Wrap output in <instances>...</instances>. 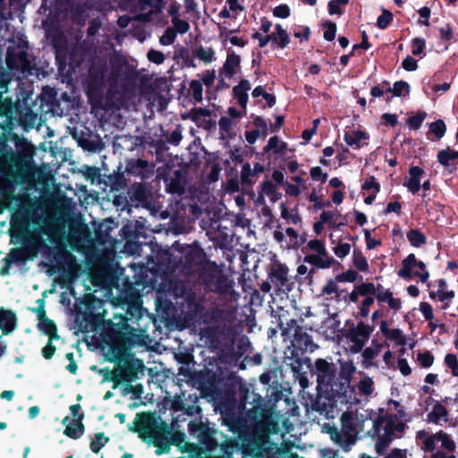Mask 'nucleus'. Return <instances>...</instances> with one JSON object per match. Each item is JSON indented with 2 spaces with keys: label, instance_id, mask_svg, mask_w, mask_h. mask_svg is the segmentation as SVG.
<instances>
[{
  "label": "nucleus",
  "instance_id": "obj_26",
  "mask_svg": "<svg viewBox=\"0 0 458 458\" xmlns=\"http://www.w3.org/2000/svg\"><path fill=\"white\" fill-rule=\"evenodd\" d=\"M281 217L286 220L287 223L293 225H299L301 222V217L296 209L289 210L286 204L282 202L280 204Z\"/></svg>",
  "mask_w": 458,
  "mask_h": 458
},
{
  "label": "nucleus",
  "instance_id": "obj_28",
  "mask_svg": "<svg viewBox=\"0 0 458 458\" xmlns=\"http://www.w3.org/2000/svg\"><path fill=\"white\" fill-rule=\"evenodd\" d=\"M261 192L262 195L267 196L273 203L278 201L282 197V194L278 191L277 188L270 181L263 182L261 186Z\"/></svg>",
  "mask_w": 458,
  "mask_h": 458
},
{
  "label": "nucleus",
  "instance_id": "obj_24",
  "mask_svg": "<svg viewBox=\"0 0 458 458\" xmlns=\"http://www.w3.org/2000/svg\"><path fill=\"white\" fill-rule=\"evenodd\" d=\"M428 420L435 424L446 422L448 420L447 409L444 405L437 403L433 407L432 411L428 414Z\"/></svg>",
  "mask_w": 458,
  "mask_h": 458
},
{
  "label": "nucleus",
  "instance_id": "obj_64",
  "mask_svg": "<svg viewBox=\"0 0 458 458\" xmlns=\"http://www.w3.org/2000/svg\"><path fill=\"white\" fill-rule=\"evenodd\" d=\"M397 369L403 376H409L411 373V369L405 359H399L397 361Z\"/></svg>",
  "mask_w": 458,
  "mask_h": 458
},
{
  "label": "nucleus",
  "instance_id": "obj_39",
  "mask_svg": "<svg viewBox=\"0 0 458 458\" xmlns=\"http://www.w3.org/2000/svg\"><path fill=\"white\" fill-rule=\"evenodd\" d=\"M175 33L185 34L190 30V24L187 21L180 19L178 16H174L171 20Z\"/></svg>",
  "mask_w": 458,
  "mask_h": 458
},
{
  "label": "nucleus",
  "instance_id": "obj_7",
  "mask_svg": "<svg viewBox=\"0 0 458 458\" xmlns=\"http://www.w3.org/2000/svg\"><path fill=\"white\" fill-rule=\"evenodd\" d=\"M26 48L25 42L20 43L17 48L8 47L6 64L11 70H17L22 72L29 70L30 62L29 61Z\"/></svg>",
  "mask_w": 458,
  "mask_h": 458
},
{
  "label": "nucleus",
  "instance_id": "obj_46",
  "mask_svg": "<svg viewBox=\"0 0 458 458\" xmlns=\"http://www.w3.org/2000/svg\"><path fill=\"white\" fill-rule=\"evenodd\" d=\"M445 363L446 366L451 369L452 375L454 377H458V360L457 357L453 353H448L445 357Z\"/></svg>",
  "mask_w": 458,
  "mask_h": 458
},
{
  "label": "nucleus",
  "instance_id": "obj_37",
  "mask_svg": "<svg viewBox=\"0 0 458 458\" xmlns=\"http://www.w3.org/2000/svg\"><path fill=\"white\" fill-rule=\"evenodd\" d=\"M211 116V111L206 107H195L191 110L188 117L196 123L201 122L202 118Z\"/></svg>",
  "mask_w": 458,
  "mask_h": 458
},
{
  "label": "nucleus",
  "instance_id": "obj_36",
  "mask_svg": "<svg viewBox=\"0 0 458 458\" xmlns=\"http://www.w3.org/2000/svg\"><path fill=\"white\" fill-rule=\"evenodd\" d=\"M380 352V345H377L375 347H368L362 352V357L364 359L363 364L366 368H369L373 366V359L376 358Z\"/></svg>",
  "mask_w": 458,
  "mask_h": 458
},
{
  "label": "nucleus",
  "instance_id": "obj_16",
  "mask_svg": "<svg viewBox=\"0 0 458 458\" xmlns=\"http://www.w3.org/2000/svg\"><path fill=\"white\" fill-rule=\"evenodd\" d=\"M369 139L367 132L360 130H349L344 132V140L348 146L360 148L366 144Z\"/></svg>",
  "mask_w": 458,
  "mask_h": 458
},
{
  "label": "nucleus",
  "instance_id": "obj_50",
  "mask_svg": "<svg viewBox=\"0 0 458 458\" xmlns=\"http://www.w3.org/2000/svg\"><path fill=\"white\" fill-rule=\"evenodd\" d=\"M338 281L329 280L323 287L322 292L325 294H335L336 297H340V291L337 284Z\"/></svg>",
  "mask_w": 458,
  "mask_h": 458
},
{
  "label": "nucleus",
  "instance_id": "obj_31",
  "mask_svg": "<svg viewBox=\"0 0 458 458\" xmlns=\"http://www.w3.org/2000/svg\"><path fill=\"white\" fill-rule=\"evenodd\" d=\"M405 429V424L403 421L390 420L386 426V433L390 438H397L402 436Z\"/></svg>",
  "mask_w": 458,
  "mask_h": 458
},
{
  "label": "nucleus",
  "instance_id": "obj_51",
  "mask_svg": "<svg viewBox=\"0 0 458 458\" xmlns=\"http://www.w3.org/2000/svg\"><path fill=\"white\" fill-rule=\"evenodd\" d=\"M357 273L354 270H347L335 276V281L338 282H354L357 279Z\"/></svg>",
  "mask_w": 458,
  "mask_h": 458
},
{
  "label": "nucleus",
  "instance_id": "obj_15",
  "mask_svg": "<svg viewBox=\"0 0 458 458\" xmlns=\"http://www.w3.org/2000/svg\"><path fill=\"white\" fill-rule=\"evenodd\" d=\"M456 160H458V151L450 148L442 149L437 154V161L447 168L450 173L456 170Z\"/></svg>",
  "mask_w": 458,
  "mask_h": 458
},
{
  "label": "nucleus",
  "instance_id": "obj_48",
  "mask_svg": "<svg viewBox=\"0 0 458 458\" xmlns=\"http://www.w3.org/2000/svg\"><path fill=\"white\" fill-rule=\"evenodd\" d=\"M391 86L387 81H383L381 84L375 86L371 89V96L373 98H378L384 95L385 92H390Z\"/></svg>",
  "mask_w": 458,
  "mask_h": 458
},
{
  "label": "nucleus",
  "instance_id": "obj_57",
  "mask_svg": "<svg viewBox=\"0 0 458 458\" xmlns=\"http://www.w3.org/2000/svg\"><path fill=\"white\" fill-rule=\"evenodd\" d=\"M310 176L313 180L321 181L325 182L327 179V174L323 173L319 166H315L310 169Z\"/></svg>",
  "mask_w": 458,
  "mask_h": 458
},
{
  "label": "nucleus",
  "instance_id": "obj_10",
  "mask_svg": "<svg viewBox=\"0 0 458 458\" xmlns=\"http://www.w3.org/2000/svg\"><path fill=\"white\" fill-rule=\"evenodd\" d=\"M37 313V317L38 319V323L37 327L38 330L46 334L49 340H57L59 339V335L56 332L55 324L50 320L47 316L43 308H38L35 310Z\"/></svg>",
  "mask_w": 458,
  "mask_h": 458
},
{
  "label": "nucleus",
  "instance_id": "obj_47",
  "mask_svg": "<svg viewBox=\"0 0 458 458\" xmlns=\"http://www.w3.org/2000/svg\"><path fill=\"white\" fill-rule=\"evenodd\" d=\"M335 255L340 259H344L350 254L351 245L347 242H340L333 248Z\"/></svg>",
  "mask_w": 458,
  "mask_h": 458
},
{
  "label": "nucleus",
  "instance_id": "obj_35",
  "mask_svg": "<svg viewBox=\"0 0 458 458\" xmlns=\"http://www.w3.org/2000/svg\"><path fill=\"white\" fill-rule=\"evenodd\" d=\"M380 331L390 340L397 341L402 337V331L397 328H389L388 323L386 320L381 321Z\"/></svg>",
  "mask_w": 458,
  "mask_h": 458
},
{
  "label": "nucleus",
  "instance_id": "obj_11",
  "mask_svg": "<svg viewBox=\"0 0 458 458\" xmlns=\"http://www.w3.org/2000/svg\"><path fill=\"white\" fill-rule=\"evenodd\" d=\"M288 267L280 262H274L271 266L269 278L272 284L281 290L288 281Z\"/></svg>",
  "mask_w": 458,
  "mask_h": 458
},
{
  "label": "nucleus",
  "instance_id": "obj_23",
  "mask_svg": "<svg viewBox=\"0 0 458 458\" xmlns=\"http://www.w3.org/2000/svg\"><path fill=\"white\" fill-rule=\"evenodd\" d=\"M429 297L431 300L443 302L441 309L446 310L450 306L452 300L454 298V292L448 291L447 289H437V291H430Z\"/></svg>",
  "mask_w": 458,
  "mask_h": 458
},
{
  "label": "nucleus",
  "instance_id": "obj_32",
  "mask_svg": "<svg viewBox=\"0 0 458 458\" xmlns=\"http://www.w3.org/2000/svg\"><path fill=\"white\" fill-rule=\"evenodd\" d=\"M280 327H281V330H282V335H285V336L293 335V342L294 343H298L299 342V338H298L299 333H298V331H301V327L298 326L297 320L291 319L286 324V327H283L282 325Z\"/></svg>",
  "mask_w": 458,
  "mask_h": 458
},
{
  "label": "nucleus",
  "instance_id": "obj_55",
  "mask_svg": "<svg viewBox=\"0 0 458 458\" xmlns=\"http://www.w3.org/2000/svg\"><path fill=\"white\" fill-rule=\"evenodd\" d=\"M420 311L427 321H431L434 318L433 309L428 302H421L420 304Z\"/></svg>",
  "mask_w": 458,
  "mask_h": 458
},
{
  "label": "nucleus",
  "instance_id": "obj_21",
  "mask_svg": "<svg viewBox=\"0 0 458 458\" xmlns=\"http://www.w3.org/2000/svg\"><path fill=\"white\" fill-rule=\"evenodd\" d=\"M63 424L65 425L64 434L73 439L80 438L84 433V426L81 421H70L67 416L63 420Z\"/></svg>",
  "mask_w": 458,
  "mask_h": 458
},
{
  "label": "nucleus",
  "instance_id": "obj_43",
  "mask_svg": "<svg viewBox=\"0 0 458 458\" xmlns=\"http://www.w3.org/2000/svg\"><path fill=\"white\" fill-rule=\"evenodd\" d=\"M445 131L446 127L442 120H437L429 125V133L435 134L437 139H441L445 135Z\"/></svg>",
  "mask_w": 458,
  "mask_h": 458
},
{
  "label": "nucleus",
  "instance_id": "obj_42",
  "mask_svg": "<svg viewBox=\"0 0 458 458\" xmlns=\"http://www.w3.org/2000/svg\"><path fill=\"white\" fill-rule=\"evenodd\" d=\"M307 247L309 248L310 250H312L317 254H320L323 256L328 255L325 243L320 240L314 239L310 241L307 244Z\"/></svg>",
  "mask_w": 458,
  "mask_h": 458
},
{
  "label": "nucleus",
  "instance_id": "obj_45",
  "mask_svg": "<svg viewBox=\"0 0 458 458\" xmlns=\"http://www.w3.org/2000/svg\"><path fill=\"white\" fill-rule=\"evenodd\" d=\"M175 38V30L172 28H167L165 33L160 37L159 42L163 46H170L174 42Z\"/></svg>",
  "mask_w": 458,
  "mask_h": 458
},
{
  "label": "nucleus",
  "instance_id": "obj_58",
  "mask_svg": "<svg viewBox=\"0 0 458 458\" xmlns=\"http://www.w3.org/2000/svg\"><path fill=\"white\" fill-rule=\"evenodd\" d=\"M299 335V342L295 343L296 344L301 346L303 345L305 348H308L311 344L312 340L310 335H309L307 333L302 331V328H301V331H298Z\"/></svg>",
  "mask_w": 458,
  "mask_h": 458
},
{
  "label": "nucleus",
  "instance_id": "obj_34",
  "mask_svg": "<svg viewBox=\"0 0 458 458\" xmlns=\"http://www.w3.org/2000/svg\"><path fill=\"white\" fill-rule=\"evenodd\" d=\"M189 94L195 102L199 103L203 99V86L199 81L193 80L190 82Z\"/></svg>",
  "mask_w": 458,
  "mask_h": 458
},
{
  "label": "nucleus",
  "instance_id": "obj_8",
  "mask_svg": "<svg viewBox=\"0 0 458 458\" xmlns=\"http://www.w3.org/2000/svg\"><path fill=\"white\" fill-rule=\"evenodd\" d=\"M373 327L364 322H359L355 327L349 330L348 338L352 344L351 351L353 353L360 352L367 342L369 341L370 335L373 332Z\"/></svg>",
  "mask_w": 458,
  "mask_h": 458
},
{
  "label": "nucleus",
  "instance_id": "obj_18",
  "mask_svg": "<svg viewBox=\"0 0 458 458\" xmlns=\"http://www.w3.org/2000/svg\"><path fill=\"white\" fill-rule=\"evenodd\" d=\"M377 301L380 303L386 302L390 310L394 312L401 310L402 301L399 298L394 297L393 293L389 289H378Z\"/></svg>",
  "mask_w": 458,
  "mask_h": 458
},
{
  "label": "nucleus",
  "instance_id": "obj_14",
  "mask_svg": "<svg viewBox=\"0 0 458 458\" xmlns=\"http://www.w3.org/2000/svg\"><path fill=\"white\" fill-rule=\"evenodd\" d=\"M424 174L422 168L419 166H411L409 170V176L404 179L403 185L407 187L409 191L416 193L420 189V179Z\"/></svg>",
  "mask_w": 458,
  "mask_h": 458
},
{
  "label": "nucleus",
  "instance_id": "obj_38",
  "mask_svg": "<svg viewBox=\"0 0 458 458\" xmlns=\"http://www.w3.org/2000/svg\"><path fill=\"white\" fill-rule=\"evenodd\" d=\"M109 441V438L104 433H97L95 439L90 443V449L93 453L98 454L100 449L105 446Z\"/></svg>",
  "mask_w": 458,
  "mask_h": 458
},
{
  "label": "nucleus",
  "instance_id": "obj_27",
  "mask_svg": "<svg viewBox=\"0 0 458 458\" xmlns=\"http://www.w3.org/2000/svg\"><path fill=\"white\" fill-rule=\"evenodd\" d=\"M193 55L203 63L209 64L215 60V50L199 46L193 50Z\"/></svg>",
  "mask_w": 458,
  "mask_h": 458
},
{
  "label": "nucleus",
  "instance_id": "obj_61",
  "mask_svg": "<svg viewBox=\"0 0 458 458\" xmlns=\"http://www.w3.org/2000/svg\"><path fill=\"white\" fill-rule=\"evenodd\" d=\"M12 16V13L7 6V1L0 0V21L11 19Z\"/></svg>",
  "mask_w": 458,
  "mask_h": 458
},
{
  "label": "nucleus",
  "instance_id": "obj_20",
  "mask_svg": "<svg viewBox=\"0 0 458 458\" xmlns=\"http://www.w3.org/2000/svg\"><path fill=\"white\" fill-rule=\"evenodd\" d=\"M139 434L141 438L151 441L155 445H162V442L164 440L162 436L151 426L144 424L140 425Z\"/></svg>",
  "mask_w": 458,
  "mask_h": 458
},
{
  "label": "nucleus",
  "instance_id": "obj_41",
  "mask_svg": "<svg viewBox=\"0 0 458 458\" xmlns=\"http://www.w3.org/2000/svg\"><path fill=\"white\" fill-rule=\"evenodd\" d=\"M410 92V86L407 82L400 81H396L393 88L391 87L390 93L393 94V96L401 97V96H406Z\"/></svg>",
  "mask_w": 458,
  "mask_h": 458
},
{
  "label": "nucleus",
  "instance_id": "obj_29",
  "mask_svg": "<svg viewBox=\"0 0 458 458\" xmlns=\"http://www.w3.org/2000/svg\"><path fill=\"white\" fill-rule=\"evenodd\" d=\"M285 234L288 239L285 241L284 249H296L303 243V240L293 228H286Z\"/></svg>",
  "mask_w": 458,
  "mask_h": 458
},
{
  "label": "nucleus",
  "instance_id": "obj_9",
  "mask_svg": "<svg viewBox=\"0 0 458 458\" xmlns=\"http://www.w3.org/2000/svg\"><path fill=\"white\" fill-rule=\"evenodd\" d=\"M267 437L266 433L248 435L244 437L241 436L242 453L245 454H259L267 443Z\"/></svg>",
  "mask_w": 458,
  "mask_h": 458
},
{
  "label": "nucleus",
  "instance_id": "obj_1",
  "mask_svg": "<svg viewBox=\"0 0 458 458\" xmlns=\"http://www.w3.org/2000/svg\"><path fill=\"white\" fill-rule=\"evenodd\" d=\"M356 367L352 362H345L341 368L340 385H335L332 392L336 395L343 397L344 401L349 404H358L367 402L369 397L374 392V381L371 377L364 375L357 383L356 386L351 385Z\"/></svg>",
  "mask_w": 458,
  "mask_h": 458
},
{
  "label": "nucleus",
  "instance_id": "obj_53",
  "mask_svg": "<svg viewBox=\"0 0 458 458\" xmlns=\"http://www.w3.org/2000/svg\"><path fill=\"white\" fill-rule=\"evenodd\" d=\"M148 59L157 64H161L165 61V55L161 51L151 49L148 52Z\"/></svg>",
  "mask_w": 458,
  "mask_h": 458
},
{
  "label": "nucleus",
  "instance_id": "obj_40",
  "mask_svg": "<svg viewBox=\"0 0 458 458\" xmlns=\"http://www.w3.org/2000/svg\"><path fill=\"white\" fill-rule=\"evenodd\" d=\"M353 265L360 271L366 272L369 270V264L366 258L359 250H354L352 255Z\"/></svg>",
  "mask_w": 458,
  "mask_h": 458
},
{
  "label": "nucleus",
  "instance_id": "obj_4",
  "mask_svg": "<svg viewBox=\"0 0 458 458\" xmlns=\"http://www.w3.org/2000/svg\"><path fill=\"white\" fill-rule=\"evenodd\" d=\"M397 275L405 280L419 278L421 283L427 284V286L430 287L428 283L429 273L427 270V266L423 261L419 260L413 253L409 254L402 261V267Z\"/></svg>",
  "mask_w": 458,
  "mask_h": 458
},
{
  "label": "nucleus",
  "instance_id": "obj_25",
  "mask_svg": "<svg viewBox=\"0 0 458 458\" xmlns=\"http://www.w3.org/2000/svg\"><path fill=\"white\" fill-rule=\"evenodd\" d=\"M29 250L25 248H13L5 257L8 265L18 264L29 258Z\"/></svg>",
  "mask_w": 458,
  "mask_h": 458
},
{
  "label": "nucleus",
  "instance_id": "obj_63",
  "mask_svg": "<svg viewBox=\"0 0 458 458\" xmlns=\"http://www.w3.org/2000/svg\"><path fill=\"white\" fill-rule=\"evenodd\" d=\"M54 340H49L47 344L42 349V355L45 359H51L55 352V346L53 344Z\"/></svg>",
  "mask_w": 458,
  "mask_h": 458
},
{
  "label": "nucleus",
  "instance_id": "obj_5",
  "mask_svg": "<svg viewBox=\"0 0 458 458\" xmlns=\"http://www.w3.org/2000/svg\"><path fill=\"white\" fill-rule=\"evenodd\" d=\"M342 431L331 433V438L345 450L354 444L356 435L359 432L358 423L353 412L345 411L341 416Z\"/></svg>",
  "mask_w": 458,
  "mask_h": 458
},
{
  "label": "nucleus",
  "instance_id": "obj_2",
  "mask_svg": "<svg viewBox=\"0 0 458 458\" xmlns=\"http://www.w3.org/2000/svg\"><path fill=\"white\" fill-rule=\"evenodd\" d=\"M381 288V284L376 285L373 283H361L356 284L349 295L344 297V300L357 302L359 298L362 297L358 307L359 314L362 318H367L369 314L370 307L374 304L375 299H377L378 289Z\"/></svg>",
  "mask_w": 458,
  "mask_h": 458
},
{
  "label": "nucleus",
  "instance_id": "obj_59",
  "mask_svg": "<svg viewBox=\"0 0 458 458\" xmlns=\"http://www.w3.org/2000/svg\"><path fill=\"white\" fill-rule=\"evenodd\" d=\"M273 13L276 17L284 19L290 15V8L286 4H281L274 9Z\"/></svg>",
  "mask_w": 458,
  "mask_h": 458
},
{
  "label": "nucleus",
  "instance_id": "obj_56",
  "mask_svg": "<svg viewBox=\"0 0 458 458\" xmlns=\"http://www.w3.org/2000/svg\"><path fill=\"white\" fill-rule=\"evenodd\" d=\"M389 410H393L394 409L396 411V413H395V417H397L398 419H404L406 417V412H405V410L403 408V406H402L399 402L397 401H390L389 402Z\"/></svg>",
  "mask_w": 458,
  "mask_h": 458
},
{
  "label": "nucleus",
  "instance_id": "obj_17",
  "mask_svg": "<svg viewBox=\"0 0 458 458\" xmlns=\"http://www.w3.org/2000/svg\"><path fill=\"white\" fill-rule=\"evenodd\" d=\"M251 85L249 81L242 80L238 85L233 89L234 98L243 110L246 109L248 102V92L250 90Z\"/></svg>",
  "mask_w": 458,
  "mask_h": 458
},
{
  "label": "nucleus",
  "instance_id": "obj_13",
  "mask_svg": "<svg viewBox=\"0 0 458 458\" xmlns=\"http://www.w3.org/2000/svg\"><path fill=\"white\" fill-rule=\"evenodd\" d=\"M17 326V318L11 310L0 309V329L4 335H9Z\"/></svg>",
  "mask_w": 458,
  "mask_h": 458
},
{
  "label": "nucleus",
  "instance_id": "obj_52",
  "mask_svg": "<svg viewBox=\"0 0 458 458\" xmlns=\"http://www.w3.org/2000/svg\"><path fill=\"white\" fill-rule=\"evenodd\" d=\"M393 19V15L388 11H384L377 20V25L380 29H386Z\"/></svg>",
  "mask_w": 458,
  "mask_h": 458
},
{
  "label": "nucleus",
  "instance_id": "obj_60",
  "mask_svg": "<svg viewBox=\"0 0 458 458\" xmlns=\"http://www.w3.org/2000/svg\"><path fill=\"white\" fill-rule=\"evenodd\" d=\"M218 125L220 131L225 133H229L233 130V122L228 117H221Z\"/></svg>",
  "mask_w": 458,
  "mask_h": 458
},
{
  "label": "nucleus",
  "instance_id": "obj_3",
  "mask_svg": "<svg viewBox=\"0 0 458 458\" xmlns=\"http://www.w3.org/2000/svg\"><path fill=\"white\" fill-rule=\"evenodd\" d=\"M416 438L420 442V447L423 451L433 452L440 447L449 453H454L456 449V445L452 437L444 431H439L435 434H429L425 430L417 432Z\"/></svg>",
  "mask_w": 458,
  "mask_h": 458
},
{
  "label": "nucleus",
  "instance_id": "obj_19",
  "mask_svg": "<svg viewBox=\"0 0 458 458\" xmlns=\"http://www.w3.org/2000/svg\"><path fill=\"white\" fill-rule=\"evenodd\" d=\"M269 38L272 44L281 49L285 48L290 42L287 31L280 24L275 26V30L269 34Z\"/></svg>",
  "mask_w": 458,
  "mask_h": 458
},
{
  "label": "nucleus",
  "instance_id": "obj_22",
  "mask_svg": "<svg viewBox=\"0 0 458 458\" xmlns=\"http://www.w3.org/2000/svg\"><path fill=\"white\" fill-rule=\"evenodd\" d=\"M334 261V259L328 255L323 256L320 254H310L304 257V262L319 268H329L333 265Z\"/></svg>",
  "mask_w": 458,
  "mask_h": 458
},
{
  "label": "nucleus",
  "instance_id": "obj_6",
  "mask_svg": "<svg viewBox=\"0 0 458 458\" xmlns=\"http://www.w3.org/2000/svg\"><path fill=\"white\" fill-rule=\"evenodd\" d=\"M335 373L336 368L334 363L328 362L324 359H318L315 361L313 374L317 377L319 387L326 388L327 390L330 388L332 391V387L335 385H340V383L334 381Z\"/></svg>",
  "mask_w": 458,
  "mask_h": 458
},
{
  "label": "nucleus",
  "instance_id": "obj_12",
  "mask_svg": "<svg viewBox=\"0 0 458 458\" xmlns=\"http://www.w3.org/2000/svg\"><path fill=\"white\" fill-rule=\"evenodd\" d=\"M241 69V57L232 49L227 51L225 62L220 70V75L225 78H232Z\"/></svg>",
  "mask_w": 458,
  "mask_h": 458
},
{
  "label": "nucleus",
  "instance_id": "obj_44",
  "mask_svg": "<svg viewBox=\"0 0 458 458\" xmlns=\"http://www.w3.org/2000/svg\"><path fill=\"white\" fill-rule=\"evenodd\" d=\"M417 360L423 368H429L434 362V356L429 352H419Z\"/></svg>",
  "mask_w": 458,
  "mask_h": 458
},
{
  "label": "nucleus",
  "instance_id": "obj_30",
  "mask_svg": "<svg viewBox=\"0 0 458 458\" xmlns=\"http://www.w3.org/2000/svg\"><path fill=\"white\" fill-rule=\"evenodd\" d=\"M286 143L280 140L278 137L274 136L269 139L267 145L265 147V151H272L276 155H284L286 149Z\"/></svg>",
  "mask_w": 458,
  "mask_h": 458
},
{
  "label": "nucleus",
  "instance_id": "obj_33",
  "mask_svg": "<svg viewBox=\"0 0 458 458\" xmlns=\"http://www.w3.org/2000/svg\"><path fill=\"white\" fill-rule=\"evenodd\" d=\"M407 239L410 243L416 248L426 243V236L418 229H411L407 233Z\"/></svg>",
  "mask_w": 458,
  "mask_h": 458
},
{
  "label": "nucleus",
  "instance_id": "obj_49",
  "mask_svg": "<svg viewBox=\"0 0 458 458\" xmlns=\"http://www.w3.org/2000/svg\"><path fill=\"white\" fill-rule=\"evenodd\" d=\"M426 42L423 38H416L411 41V53L420 55L424 52Z\"/></svg>",
  "mask_w": 458,
  "mask_h": 458
},
{
  "label": "nucleus",
  "instance_id": "obj_62",
  "mask_svg": "<svg viewBox=\"0 0 458 458\" xmlns=\"http://www.w3.org/2000/svg\"><path fill=\"white\" fill-rule=\"evenodd\" d=\"M326 26L327 30L324 32V38L327 41H332L335 37L336 25L333 22H327Z\"/></svg>",
  "mask_w": 458,
  "mask_h": 458
},
{
  "label": "nucleus",
  "instance_id": "obj_54",
  "mask_svg": "<svg viewBox=\"0 0 458 458\" xmlns=\"http://www.w3.org/2000/svg\"><path fill=\"white\" fill-rule=\"evenodd\" d=\"M425 114H417L416 115L410 117L407 123L411 129L417 130L420 127L421 123L425 119Z\"/></svg>",
  "mask_w": 458,
  "mask_h": 458
}]
</instances>
